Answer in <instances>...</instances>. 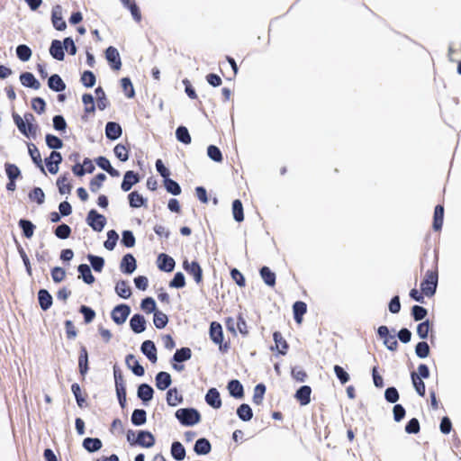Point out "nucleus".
Here are the masks:
<instances>
[{
    "label": "nucleus",
    "instance_id": "680f3d73",
    "mask_svg": "<svg viewBox=\"0 0 461 461\" xmlns=\"http://www.w3.org/2000/svg\"><path fill=\"white\" fill-rule=\"evenodd\" d=\"M32 201L36 202L38 204H41L44 202L45 194L40 187L34 188L29 194Z\"/></svg>",
    "mask_w": 461,
    "mask_h": 461
},
{
    "label": "nucleus",
    "instance_id": "4468645a",
    "mask_svg": "<svg viewBox=\"0 0 461 461\" xmlns=\"http://www.w3.org/2000/svg\"><path fill=\"white\" fill-rule=\"evenodd\" d=\"M206 402L214 409H219L221 406V400L220 393L215 388H211L205 395Z\"/></svg>",
    "mask_w": 461,
    "mask_h": 461
},
{
    "label": "nucleus",
    "instance_id": "603ef678",
    "mask_svg": "<svg viewBox=\"0 0 461 461\" xmlns=\"http://www.w3.org/2000/svg\"><path fill=\"white\" fill-rule=\"evenodd\" d=\"M153 321L156 328L163 329L167 325L168 319L162 312H155Z\"/></svg>",
    "mask_w": 461,
    "mask_h": 461
},
{
    "label": "nucleus",
    "instance_id": "1a4fd4ad",
    "mask_svg": "<svg viewBox=\"0 0 461 461\" xmlns=\"http://www.w3.org/2000/svg\"><path fill=\"white\" fill-rule=\"evenodd\" d=\"M105 58L107 61L112 65L113 68L118 70L121 68L122 62L118 50L113 47H109L105 50Z\"/></svg>",
    "mask_w": 461,
    "mask_h": 461
},
{
    "label": "nucleus",
    "instance_id": "412c9836",
    "mask_svg": "<svg viewBox=\"0 0 461 461\" xmlns=\"http://www.w3.org/2000/svg\"><path fill=\"white\" fill-rule=\"evenodd\" d=\"M126 365L129 368L131 369V371L139 376H141L144 375V368L143 366L139 363V361L136 359V357L133 355H129L126 357Z\"/></svg>",
    "mask_w": 461,
    "mask_h": 461
},
{
    "label": "nucleus",
    "instance_id": "9b49d317",
    "mask_svg": "<svg viewBox=\"0 0 461 461\" xmlns=\"http://www.w3.org/2000/svg\"><path fill=\"white\" fill-rule=\"evenodd\" d=\"M275 346L271 348L272 350H276L281 355H285L287 353L288 345L286 340L283 338L281 333L278 331L274 332L273 334Z\"/></svg>",
    "mask_w": 461,
    "mask_h": 461
},
{
    "label": "nucleus",
    "instance_id": "9d476101",
    "mask_svg": "<svg viewBox=\"0 0 461 461\" xmlns=\"http://www.w3.org/2000/svg\"><path fill=\"white\" fill-rule=\"evenodd\" d=\"M158 267L165 272H171L175 267V260L167 254L161 253L158 257Z\"/></svg>",
    "mask_w": 461,
    "mask_h": 461
},
{
    "label": "nucleus",
    "instance_id": "7c9ffc66",
    "mask_svg": "<svg viewBox=\"0 0 461 461\" xmlns=\"http://www.w3.org/2000/svg\"><path fill=\"white\" fill-rule=\"evenodd\" d=\"M39 303L42 310L49 309L52 304V297L46 290H40L39 294Z\"/></svg>",
    "mask_w": 461,
    "mask_h": 461
},
{
    "label": "nucleus",
    "instance_id": "4d7b16f0",
    "mask_svg": "<svg viewBox=\"0 0 461 461\" xmlns=\"http://www.w3.org/2000/svg\"><path fill=\"white\" fill-rule=\"evenodd\" d=\"M140 308L146 313H151L156 310V302L153 298L147 297L144 300H142Z\"/></svg>",
    "mask_w": 461,
    "mask_h": 461
},
{
    "label": "nucleus",
    "instance_id": "c9c22d12",
    "mask_svg": "<svg viewBox=\"0 0 461 461\" xmlns=\"http://www.w3.org/2000/svg\"><path fill=\"white\" fill-rule=\"evenodd\" d=\"M83 447L89 452H95L102 447V442L99 438H86L84 439Z\"/></svg>",
    "mask_w": 461,
    "mask_h": 461
},
{
    "label": "nucleus",
    "instance_id": "58836bf2",
    "mask_svg": "<svg viewBox=\"0 0 461 461\" xmlns=\"http://www.w3.org/2000/svg\"><path fill=\"white\" fill-rule=\"evenodd\" d=\"M444 209L441 205H437L434 212L433 228L439 230L443 224Z\"/></svg>",
    "mask_w": 461,
    "mask_h": 461
},
{
    "label": "nucleus",
    "instance_id": "f257e3e1",
    "mask_svg": "<svg viewBox=\"0 0 461 461\" xmlns=\"http://www.w3.org/2000/svg\"><path fill=\"white\" fill-rule=\"evenodd\" d=\"M13 119L18 130L27 138H35L38 127L34 123L35 118L32 113H25L23 116L14 113Z\"/></svg>",
    "mask_w": 461,
    "mask_h": 461
},
{
    "label": "nucleus",
    "instance_id": "ea45409f",
    "mask_svg": "<svg viewBox=\"0 0 461 461\" xmlns=\"http://www.w3.org/2000/svg\"><path fill=\"white\" fill-rule=\"evenodd\" d=\"M172 456L176 460H183L185 456V450L180 442H174L171 447Z\"/></svg>",
    "mask_w": 461,
    "mask_h": 461
},
{
    "label": "nucleus",
    "instance_id": "de8ad7c7",
    "mask_svg": "<svg viewBox=\"0 0 461 461\" xmlns=\"http://www.w3.org/2000/svg\"><path fill=\"white\" fill-rule=\"evenodd\" d=\"M16 54L22 61H28L32 57V50L27 45L22 44L16 48Z\"/></svg>",
    "mask_w": 461,
    "mask_h": 461
},
{
    "label": "nucleus",
    "instance_id": "3c124183",
    "mask_svg": "<svg viewBox=\"0 0 461 461\" xmlns=\"http://www.w3.org/2000/svg\"><path fill=\"white\" fill-rule=\"evenodd\" d=\"M118 234L115 230H109L107 232V240L104 241V248L108 250H113L118 240Z\"/></svg>",
    "mask_w": 461,
    "mask_h": 461
},
{
    "label": "nucleus",
    "instance_id": "49530a36",
    "mask_svg": "<svg viewBox=\"0 0 461 461\" xmlns=\"http://www.w3.org/2000/svg\"><path fill=\"white\" fill-rule=\"evenodd\" d=\"M28 149H29V153H30L33 162L41 167L42 172H44V168L41 164V157L40 151L38 150L36 146L34 144H29Z\"/></svg>",
    "mask_w": 461,
    "mask_h": 461
},
{
    "label": "nucleus",
    "instance_id": "e2e57ef3",
    "mask_svg": "<svg viewBox=\"0 0 461 461\" xmlns=\"http://www.w3.org/2000/svg\"><path fill=\"white\" fill-rule=\"evenodd\" d=\"M416 355L420 358H425L429 354V347L427 342H419L415 348Z\"/></svg>",
    "mask_w": 461,
    "mask_h": 461
},
{
    "label": "nucleus",
    "instance_id": "f8f14e48",
    "mask_svg": "<svg viewBox=\"0 0 461 461\" xmlns=\"http://www.w3.org/2000/svg\"><path fill=\"white\" fill-rule=\"evenodd\" d=\"M141 351L152 363L157 362V348L151 340H145L142 343Z\"/></svg>",
    "mask_w": 461,
    "mask_h": 461
},
{
    "label": "nucleus",
    "instance_id": "393cba45",
    "mask_svg": "<svg viewBox=\"0 0 461 461\" xmlns=\"http://www.w3.org/2000/svg\"><path fill=\"white\" fill-rule=\"evenodd\" d=\"M228 390L231 396L235 398H242L244 395L243 386L238 380H231L228 384Z\"/></svg>",
    "mask_w": 461,
    "mask_h": 461
},
{
    "label": "nucleus",
    "instance_id": "052dcab7",
    "mask_svg": "<svg viewBox=\"0 0 461 461\" xmlns=\"http://www.w3.org/2000/svg\"><path fill=\"white\" fill-rule=\"evenodd\" d=\"M207 155L215 162H221L222 160L221 152L216 146L210 145L207 149Z\"/></svg>",
    "mask_w": 461,
    "mask_h": 461
},
{
    "label": "nucleus",
    "instance_id": "0eeeda50",
    "mask_svg": "<svg viewBox=\"0 0 461 461\" xmlns=\"http://www.w3.org/2000/svg\"><path fill=\"white\" fill-rule=\"evenodd\" d=\"M52 23L56 30L64 31L67 28V23L62 17V8L59 5H56L52 9Z\"/></svg>",
    "mask_w": 461,
    "mask_h": 461
},
{
    "label": "nucleus",
    "instance_id": "ddd939ff",
    "mask_svg": "<svg viewBox=\"0 0 461 461\" xmlns=\"http://www.w3.org/2000/svg\"><path fill=\"white\" fill-rule=\"evenodd\" d=\"M122 127L119 123L110 122L105 126V136L112 140L119 139L122 135Z\"/></svg>",
    "mask_w": 461,
    "mask_h": 461
},
{
    "label": "nucleus",
    "instance_id": "69168bd1",
    "mask_svg": "<svg viewBox=\"0 0 461 461\" xmlns=\"http://www.w3.org/2000/svg\"><path fill=\"white\" fill-rule=\"evenodd\" d=\"M122 243L127 248H132L135 245V237L131 230L122 232Z\"/></svg>",
    "mask_w": 461,
    "mask_h": 461
},
{
    "label": "nucleus",
    "instance_id": "b1692460",
    "mask_svg": "<svg viewBox=\"0 0 461 461\" xmlns=\"http://www.w3.org/2000/svg\"><path fill=\"white\" fill-rule=\"evenodd\" d=\"M210 337L216 344H221L223 340L221 326L217 322H212L210 327Z\"/></svg>",
    "mask_w": 461,
    "mask_h": 461
},
{
    "label": "nucleus",
    "instance_id": "4c0bfd02",
    "mask_svg": "<svg viewBox=\"0 0 461 461\" xmlns=\"http://www.w3.org/2000/svg\"><path fill=\"white\" fill-rule=\"evenodd\" d=\"M293 310L296 322L301 324L303 315L306 312V304L303 302H296L293 306Z\"/></svg>",
    "mask_w": 461,
    "mask_h": 461
},
{
    "label": "nucleus",
    "instance_id": "72a5a7b5",
    "mask_svg": "<svg viewBox=\"0 0 461 461\" xmlns=\"http://www.w3.org/2000/svg\"><path fill=\"white\" fill-rule=\"evenodd\" d=\"M78 367L82 375H85L88 371V354L85 348H83L80 352Z\"/></svg>",
    "mask_w": 461,
    "mask_h": 461
},
{
    "label": "nucleus",
    "instance_id": "20e7f679",
    "mask_svg": "<svg viewBox=\"0 0 461 461\" xmlns=\"http://www.w3.org/2000/svg\"><path fill=\"white\" fill-rule=\"evenodd\" d=\"M87 222L95 230L101 231L105 226L106 219L95 210H91L87 215Z\"/></svg>",
    "mask_w": 461,
    "mask_h": 461
},
{
    "label": "nucleus",
    "instance_id": "0e129e2a",
    "mask_svg": "<svg viewBox=\"0 0 461 461\" xmlns=\"http://www.w3.org/2000/svg\"><path fill=\"white\" fill-rule=\"evenodd\" d=\"M122 87L127 97L131 98L134 96L135 92L131 81L128 77L122 79Z\"/></svg>",
    "mask_w": 461,
    "mask_h": 461
},
{
    "label": "nucleus",
    "instance_id": "c85d7f7f",
    "mask_svg": "<svg viewBox=\"0 0 461 461\" xmlns=\"http://www.w3.org/2000/svg\"><path fill=\"white\" fill-rule=\"evenodd\" d=\"M57 185L61 194H68L71 192L72 185L66 175L61 176L57 180Z\"/></svg>",
    "mask_w": 461,
    "mask_h": 461
},
{
    "label": "nucleus",
    "instance_id": "dca6fc26",
    "mask_svg": "<svg viewBox=\"0 0 461 461\" xmlns=\"http://www.w3.org/2000/svg\"><path fill=\"white\" fill-rule=\"evenodd\" d=\"M136 269V260L131 254H127L122 258L121 262V270L126 274H131Z\"/></svg>",
    "mask_w": 461,
    "mask_h": 461
},
{
    "label": "nucleus",
    "instance_id": "c756f323",
    "mask_svg": "<svg viewBox=\"0 0 461 461\" xmlns=\"http://www.w3.org/2000/svg\"><path fill=\"white\" fill-rule=\"evenodd\" d=\"M183 398L176 388L169 389L167 393V402L170 406H176L181 403Z\"/></svg>",
    "mask_w": 461,
    "mask_h": 461
},
{
    "label": "nucleus",
    "instance_id": "5fc2aeb1",
    "mask_svg": "<svg viewBox=\"0 0 461 461\" xmlns=\"http://www.w3.org/2000/svg\"><path fill=\"white\" fill-rule=\"evenodd\" d=\"M19 225L23 229V234L26 238L32 237L35 226L30 221L20 220Z\"/></svg>",
    "mask_w": 461,
    "mask_h": 461
},
{
    "label": "nucleus",
    "instance_id": "4be33fe9",
    "mask_svg": "<svg viewBox=\"0 0 461 461\" xmlns=\"http://www.w3.org/2000/svg\"><path fill=\"white\" fill-rule=\"evenodd\" d=\"M50 55L58 59V60H63L64 59V48L63 44L60 41L54 40L51 42V46L50 48Z\"/></svg>",
    "mask_w": 461,
    "mask_h": 461
},
{
    "label": "nucleus",
    "instance_id": "cd10ccee",
    "mask_svg": "<svg viewBox=\"0 0 461 461\" xmlns=\"http://www.w3.org/2000/svg\"><path fill=\"white\" fill-rule=\"evenodd\" d=\"M49 87L56 92L63 91L66 88V85L59 75H52L49 78Z\"/></svg>",
    "mask_w": 461,
    "mask_h": 461
},
{
    "label": "nucleus",
    "instance_id": "f03ea898",
    "mask_svg": "<svg viewBox=\"0 0 461 461\" xmlns=\"http://www.w3.org/2000/svg\"><path fill=\"white\" fill-rule=\"evenodd\" d=\"M176 417L185 426H194L201 420L200 413L192 408L178 409Z\"/></svg>",
    "mask_w": 461,
    "mask_h": 461
},
{
    "label": "nucleus",
    "instance_id": "09e8293b",
    "mask_svg": "<svg viewBox=\"0 0 461 461\" xmlns=\"http://www.w3.org/2000/svg\"><path fill=\"white\" fill-rule=\"evenodd\" d=\"M131 422L136 426H140L146 422V411L144 410H135L131 415Z\"/></svg>",
    "mask_w": 461,
    "mask_h": 461
},
{
    "label": "nucleus",
    "instance_id": "f3484780",
    "mask_svg": "<svg viewBox=\"0 0 461 461\" xmlns=\"http://www.w3.org/2000/svg\"><path fill=\"white\" fill-rule=\"evenodd\" d=\"M136 442L141 447H151L155 444V438L149 431H140L138 434Z\"/></svg>",
    "mask_w": 461,
    "mask_h": 461
},
{
    "label": "nucleus",
    "instance_id": "bf43d9fd",
    "mask_svg": "<svg viewBox=\"0 0 461 461\" xmlns=\"http://www.w3.org/2000/svg\"><path fill=\"white\" fill-rule=\"evenodd\" d=\"M265 392H266V387L264 384H259L256 385V387L254 389V394H253V402L256 404H260L262 402Z\"/></svg>",
    "mask_w": 461,
    "mask_h": 461
},
{
    "label": "nucleus",
    "instance_id": "79ce46f5",
    "mask_svg": "<svg viewBox=\"0 0 461 461\" xmlns=\"http://www.w3.org/2000/svg\"><path fill=\"white\" fill-rule=\"evenodd\" d=\"M192 357V352L189 348H182L177 349L174 355V361L176 362H184L189 360Z\"/></svg>",
    "mask_w": 461,
    "mask_h": 461
},
{
    "label": "nucleus",
    "instance_id": "13d9d810",
    "mask_svg": "<svg viewBox=\"0 0 461 461\" xmlns=\"http://www.w3.org/2000/svg\"><path fill=\"white\" fill-rule=\"evenodd\" d=\"M411 379L413 386L416 390V392L420 395L423 396L425 394V384L421 378L416 375L415 373L411 374Z\"/></svg>",
    "mask_w": 461,
    "mask_h": 461
},
{
    "label": "nucleus",
    "instance_id": "423d86ee",
    "mask_svg": "<svg viewBox=\"0 0 461 461\" xmlns=\"http://www.w3.org/2000/svg\"><path fill=\"white\" fill-rule=\"evenodd\" d=\"M62 161V157L59 152L52 151L48 158H46V166L51 174L59 172V165Z\"/></svg>",
    "mask_w": 461,
    "mask_h": 461
},
{
    "label": "nucleus",
    "instance_id": "a878e982",
    "mask_svg": "<svg viewBox=\"0 0 461 461\" xmlns=\"http://www.w3.org/2000/svg\"><path fill=\"white\" fill-rule=\"evenodd\" d=\"M78 272H79L78 277L82 278L86 284L91 285L95 282V277L92 275L89 266H87L86 264L80 265L78 267Z\"/></svg>",
    "mask_w": 461,
    "mask_h": 461
},
{
    "label": "nucleus",
    "instance_id": "c03bdc74",
    "mask_svg": "<svg viewBox=\"0 0 461 461\" xmlns=\"http://www.w3.org/2000/svg\"><path fill=\"white\" fill-rule=\"evenodd\" d=\"M123 5L130 9L135 21L140 22L141 19L140 12L136 4L131 0H121Z\"/></svg>",
    "mask_w": 461,
    "mask_h": 461
},
{
    "label": "nucleus",
    "instance_id": "f704fd0d",
    "mask_svg": "<svg viewBox=\"0 0 461 461\" xmlns=\"http://www.w3.org/2000/svg\"><path fill=\"white\" fill-rule=\"evenodd\" d=\"M128 197L130 205L133 208H140L145 205L146 200L140 193L136 191L131 192Z\"/></svg>",
    "mask_w": 461,
    "mask_h": 461
},
{
    "label": "nucleus",
    "instance_id": "7ed1b4c3",
    "mask_svg": "<svg viewBox=\"0 0 461 461\" xmlns=\"http://www.w3.org/2000/svg\"><path fill=\"white\" fill-rule=\"evenodd\" d=\"M438 285V273L437 271H427L425 274L424 280L422 281L420 287L422 293L426 296H432L437 288Z\"/></svg>",
    "mask_w": 461,
    "mask_h": 461
},
{
    "label": "nucleus",
    "instance_id": "8fccbe9b",
    "mask_svg": "<svg viewBox=\"0 0 461 461\" xmlns=\"http://www.w3.org/2000/svg\"><path fill=\"white\" fill-rule=\"evenodd\" d=\"M176 139L185 144H189L191 142V136L187 129L184 126H180L176 129Z\"/></svg>",
    "mask_w": 461,
    "mask_h": 461
},
{
    "label": "nucleus",
    "instance_id": "bb28decb",
    "mask_svg": "<svg viewBox=\"0 0 461 461\" xmlns=\"http://www.w3.org/2000/svg\"><path fill=\"white\" fill-rule=\"evenodd\" d=\"M211 444L206 438H200L194 444V452L198 455H206L211 451Z\"/></svg>",
    "mask_w": 461,
    "mask_h": 461
},
{
    "label": "nucleus",
    "instance_id": "a19ab883",
    "mask_svg": "<svg viewBox=\"0 0 461 461\" xmlns=\"http://www.w3.org/2000/svg\"><path fill=\"white\" fill-rule=\"evenodd\" d=\"M237 414L239 418L244 421H249L252 419L253 413L251 408L248 404H241L238 410Z\"/></svg>",
    "mask_w": 461,
    "mask_h": 461
},
{
    "label": "nucleus",
    "instance_id": "aec40b11",
    "mask_svg": "<svg viewBox=\"0 0 461 461\" xmlns=\"http://www.w3.org/2000/svg\"><path fill=\"white\" fill-rule=\"evenodd\" d=\"M139 176L133 171H127L124 175L123 181L122 183V189L124 192L129 191L132 185L139 182Z\"/></svg>",
    "mask_w": 461,
    "mask_h": 461
},
{
    "label": "nucleus",
    "instance_id": "e433bc0d",
    "mask_svg": "<svg viewBox=\"0 0 461 461\" xmlns=\"http://www.w3.org/2000/svg\"><path fill=\"white\" fill-rule=\"evenodd\" d=\"M260 276L265 284L269 286H274L276 284V275L267 267H263L260 270Z\"/></svg>",
    "mask_w": 461,
    "mask_h": 461
},
{
    "label": "nucleus",
    "instance_id": "2eb2a0df",
    "mask_svg": "<svg viewBox=\"0 0 461 461\" xmlns=\"http://www.w3.org/2000/svg\"><path fill=\"white\" fill-rule=\"evenodd\" d=\"M130 326L135 333H141L146 329V320L142 315L135 314L130 321Z\"/></svg>",
    "mask_w": 461,
    "mask_h": 461
},
{
    "label": "nucleus",
    "instance_id": "5701e85b",
    "mask_svg": "<svg viewBox=\"0 0 461 461\" xmlns=\"http://www.w3.org/2000/svg\"><path fill=\"white\" fill-rule=\"evenodd\" d=\"M171 384V376L167 372H159L156 376V386L158 390H166Z\"/></svg>",
    "mask_w": 461,
    "mask_h": 461
},
{
    "label": "nucleus",
    "instance_id": "37998d69",
    "mask_svg": "<svg viewBox=\"0 0 461 461\" xmlns=\"http://www.w3.org/2000/svg\"><path fill=\"white\" fill-rule=\"evenodd\" d=\"M232 214L235 221L240 222L244 220L243 206L240 200H235L232 203Z\"/></svg>",
    "mask_w": 461,
    "mask_h": 461
},
{
    "label": "nucleus",
    "instance_id": "2f4dec72",
    "mask_svg": "<svg viewBox=\"0 0 461 461\" xmlns=\"http://www.w3.org/2000/svg\"><path fill=\"white\" fill-rule=\"evenodd\" d=\"M138 396L143 402H149L153 397V389L149 384H140L138 389Z\"/></svg>",
    "mask_w": 461,
    "mask_h": 461
},
{
    "label": "nucleus",
    "instance_id": "6e6d98bb",
    "mask_svg": "<svg viewBox=\"0 0 461 461\" xmlns=\"http://www.w3.org/2000/svg\"><path fill=\"white\" fill-rule=\"evenodd\" d=\"M87 258L90 261L91 266L95 271L101 272L103 270L104 265V260L103 258L94 255H88Z\"/></svg>",
    "mask_w": 461,
    "mask_h": 461
},
{
    "label": "nucleus",
    "instance_id": "473e14b6",
    "mask_svg": "<svg viewBox=\"0 0 461 461\" xmlns=\"http://www.w3.org/2000/svg\"><path fill=\"white\" fill-rule=\"evenodd\" d=\"M115 291L120 297L124 299L129 298L131 294V287L125 281L118 282L115 285Z\"/></svg>",
    "mask_w": 461,
    "mask_h": 461
},
{
    "label": "nucleus",
    "instance_id": "338daca9",
    "mask_svg": "<svg viewBox=\"0 0 461 461\" xmlns=\"http://www.w3.org/2000/svg\"><path fill=\"white\" fill-rule=\"evenodd\" d=\"M5 172L9 180H15L20 176V169L14 164H5Z\"/></svg>",
    "mask_w": 461,
    "mask_h": 461
},
{
    "label": "nucleus",
    "instance_id": "a18cd8bd",
    "mask_svg": "<svg viewBox=\"0 0 461 461\" xmlns=\"http://www.w3.org/2000/svg\"><path fill=\"white\" fill-rule=\"evenodd\" d=\"M164 185L167 191L174 195H178L181 193V188L179 185L169 178V176L164 179Z\"/></svg>",
    "mask_w": 461,
    "mask_h": 461
},
{
    "label": "nucleus",
    "instance_id": "6e6552de",
    "mask_svg": "<svg viewBox=\"0 0 461 461\" xmlns=\"http://www.w3.org/2000/svg\"><path fill=\"white\" fill-rule=\"evenodd\" d=\"M184 268L194 276V281L199 284L202 281V268L197 262L184 261Z\"/></svg>",
    "mask_w": 461,
    "mask_h": 461
},
{
    "label": "nucleus",
    "instance_id": "774afa93",
    "mask_svg": "<svg viewBox=\"0 0 461 461\" xmlns=\"http://www.w3.org/2000/svg\"><path fill=\"white\" fill-rule=\"evenodd\" d=\"M114 154L121 161H126L129 158V152L125 146L118 144L114 148Z\"/></svg>",
    "mask_w": 461,
    "mask_h": 461
},
{
    "label": "nucleus",
    "instance_id": "a211bd4d",
    "mask_svg": "<svg viewBox=\"0 0 461 461\" xmlns=\"http://www.w3.org/2000/svg\"><path fill=\"white\" fill-rule=\"evenodd\" d=\"M311 387L303 385L297 390L295 398L302 405H307L311 402Z\"/></svg>",
    "mask_w": 461,
    "mask_h": 461
},
{
    "label": "nucleus",
    "instance_id": "39448f33",
    "mask_svg": "<svg viewBox=\"0 0 461 461\" xmlns=\"http://www.w3.org/2000/svg\"><path fill=\"white\" fill-rule=\"evenodd\" d=\"M130 312L131 309L128 305H118L112 312V319L116 324L121 325L126 321Z\"/></svg>",
    "mask_w": 461,
    "mask_h": 461
},
{
    "label": "nucleus",
    "instance_id": "6ab92c4d",
    "mask_svg": "<svg viewBox=\"0 0 461 461\" xmlns=\"http://www.w3.org/2000/svg\"><path fill=\"white\" fill-rule=\"evenodd\" d=\"M20 81H21L23 86H27V87H31V88H33V89H39L40 86H41L40 82L30 72L23 73L20 76Z\"/></svg>",
    "mask_w": 461,
    "mask_h": 461
},
{
    "label": "nucleus",
    "instance_id": "864d4df0",
    "mask_svg": "<svg viewBox=\"0 0 461 461\" xmlns=\"http://www.w3.org/2000/svg\"><path fill=\"white\" fill-rule=\"evenodd\" d=\"M106 179V176L104 174H98L95 177H94L90 182V190L93 193L98 192V190L103 185V183Z\"/></svg>",
    "mask_w": 461,
    "mask_h": 461
}]
</instances>
